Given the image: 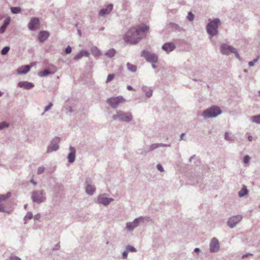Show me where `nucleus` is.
<instances>
[{
	"instance_id": "50",
	"label": "nucleus",
	"mask_w": 260,
	"mask_h": 260,
	"mask_svg": "<svg viewBox=\"0 0 260 260\" xmlns=\"http://www.w3.org/2000/svg\"><path fill=\"white\" fill-rule=\"evenodd\" d=\"M122 256H123V257L124 258H126L127 257V252L125 251L122 254Z\"/></svg>"
},
{
	"instance_id": "34",
	"label": "nucleus",
	"mask_w": 260,
	"mask_h": 260,
	"mask_svg": "<svg viewBox=\"0 0 260 260\" xmlns=\"http://www.w3.org/2000/svg\"><path fill=\"white\" fill-rule=\"evenodd\" d=\"M126 249L129 251H132V252H135L136 251V249L135 248V247L132 246H128L127 247H126Z\"/></svg>"
},
{
	"instance_id": "31",
	"label": "nucleus",
	"mask_w": 260,
	"mask_h": 260,
	"mask_svg": "<svg viewBox=\"0 0 260 260\" xmlns=\"http://www.w3.org/2000/svg\"><path fill=\"white\" fill-rule=\"evenodd\" d=\"M114 77V74H109L108 76V77H107V79L106 80V82L108 83V82H110L111 81H112Z\"/></svg>"
},
{
	"instance_id": "55",
	"label": "nucleus",
	"mask_w": 260,
	"mask_h": 260,
	"mask_svg": "<svg viewBox=\"0 0 260 260\" xmlns=\"http://www.w3.org/2000/svg\"><path fill=\"white\" fill-rule=\"evenodd\" d=\"M31 182L32 183H33L34 185H36L37 184V183L35 181H34L33 180H31Z\"/></svg>"
},
{
	"instance_id": "21",
	"label": "nucleus",
	"mask_w": 260,
	"mask_h": 260,
	"mask_svg": "<svg viewBox=\"0 0 260 260\" xmlns=\"http://www.w3.org/2000/svg\"><path fill=\"white\" fill-rule=\"evenodd\" d=\"M94 191H95L94 187L93 186H92V185H91L89 184H87L86 187V193L87 194L91 195L93 193Z\"/></svg>"
},
{
	"instance_id": "56",
	"label": "nucleus",
	"mask_w": 260,
	"mask_h": 260,
	"mask_svg": "<svg viewBox=\"0 0 260 260\" xmlns=\"http://www.w3.org/2000/svg\"><path fill=\"white\" fill-rule=\"evenodd\" d=\"M8 25V24H6L5 22H4V24H3V25H4V26L5 27H6L7 26V25Z\"/></svg>"
},
{
	"instance_id": "49",
	"label": "nucleus",
	"mask_w": 260,
	"mask_h": 260,
	"mask_svg": "<svg viewBox=\"0 0 260 260\" xmlns=\"http://www.w3.org/2000/svg\"><path fill=\"white\" fill-rule=\"evenodd\" d=\"M225 139H226L227 140H230V138H229V133L228 132L225 133Z\"/></svg>"
},
{
	"instance_id": "2",
	"label": "nucleus",
	"mask_w": 260,
	"mask_h": 260,
	"mask_svg": "<svg viewBox=\"0 0 260 260\" xmlns=\"http://www.w3.org/2000/svg\"><path fill=\"white\" fill-rule=\"evenodd\" d=\"M221 113V110L217 106H213L207 109L203 113L204 117H214Z\"/></svg>"
},
{
	"instance_id": "19",
	"label": "nucleus",
	"mask_w": 260,
	"mask_h": 260,
	"mask_svg": "<svg viewBox=\"0 0 260 260\" xmlns=\"http://www.w3.org/2000/svg\"><path fill=\"white\" fill-rule=\"evenodd\" d=\"M139 219H136L132 222H128L126 223V228L129 230H132L137 227L139 224Z\"/></svg>"
},
{
	"instance_id": "53",
	"label": "nucleus",
	"mask_w": 260,
	"mask_h": 260,
	"mask_svg": "<svg viewBox=\"0 0 260 260\" xmlns=\"http://www.w3.org/2000/svg\"><path fill=\"white\" fill-rule=\"evenodd\" d=\"M184 134H183V133H182V134L181 135L180 137H181V140H183V137H184Z\"/></svg>"
},
{
	"instance_id": "46",
	"label": "nucleus",
	"mask_w": 260,
	"mask_h": 260,
	"mask_svg": "<svg viewBox=\"0 0 260 260\" xmlns=\"http://www.w3.org/2000/svg\"><path fill=\"white\" fill-rule=\"evenodd\" d=\"M10 260H21V259L17 256H12L10 258Z\"/></svg>"
},
{
	"instance_id": "4",
	"label": "nucleus",
	"mask_w": 260,
	"mask_h": 260,
	"mask_svg": "<svg viewBox=\"0 0 260 260\" xmlns=\"http://www.w3.org/2000/svg\"><path fill=\"white\" fill-rule=\"evenodd\" d=\"M112 118L114 120L119 119L126 122L130 121L132 118L131 113L121 111L118 112L116 115L113 116Z\"/></svg>"
},
{
	"instance_id": "36",
	"label": "nucleus",
	"mask_w": 260,
	"mask_h": 260,
	"mask_svg": "<svg viewBox=\"0 0 260 260\" xmlns=\"http://www.w3.org/2000/svg\"><path fill=\"white\" fill-rule=\"evenodd\" d=\"M45 168L43 167H39L38 169V174H40L44 172Z\"/></svg>"
},
{
	"instance_id": "17",
	"label": "nucleus",
	"mask_w": 260,
	"mask_h": 260,
	"mask_svg": "<svg viewBox=\"0 0 260 260\" xmlns=\"http://www.w3.org/2000/svg\"><path fill=\"white\" fill-rule=\"evenodd\" d=\"M175 48L174 44L172 43H165L162 47V49L168 52L173 51Z\"/></svg>"
},
{
	"instance_id": "35",
	"label": "nucleus",
	"mask_w": 260,
	"mask_h": 260,
	"mask_svg": "<svg viewBox=\"0 0 260 260\" xmlns=\"http://www.w3.org/2000/svg\"><path fill=\"white\" fill-rule=\"evenodd\" d=\"M258 58V57H257L256 58L254 59L252 61L249 62V66L251 67L253 66L254 64V63L257 61Z\"/></svg>"
},
{
	"instance_id": "13",
	"label": "nucleus",
	"mask_w": 260,
	"mask_h": 260,
	"mask_svg": "<svg viewBox=\"0 0 260 260\" xmlns=\"http://www.w3.org/2000/svg\"><path fill=\"white\" fill-rule=\"evenodd\" d=\"M219 243L216 238H213L210 245V249L212 252L217 251L219 249Z\"/></svg>"
},
{
	"instance_id": "5",
	"label": "nucleus",
	"mask_w": 260,
	"mask_h": 260,
	"mask_svg": "<svg viewBox=\"0 0 260 260\" xmlns=\"http://www.w3.org/2000/svg\"><path fill=\"white\" fill-rule=\"evenodd\" d=\"M125 102V100L121 96L112 97L108 99L107 102L112 107L115 108L120 104L123 103Z\"/></svg>"
},
{
	"instance_id": "16",
	"label": "nucleus",
	"mask_w": 260,
	"mask_h": 260,
	"mask_svg": "<svg viewBox=\"0 0 260 260\" xmlns=\"http://www.w3.org/2000/svg\"><path fill=\"white\" fill-rule=\"evenodd\" d=\"M49 34L47 31H41L38 35V39L40 42H43L47 39Z\"/></svg>"
},
{
	"instance_id": "58",
	"label": "nucleus",
	"mask_w": 260,
	"mask_h": 260,
	"mask_svg": "<svg viewBox=\"0 0 260 260\" xmlns=\"http://www.w3.org/2000/svg\"><path fill=\"white\" fill-rule=\"evenodd\" d=\"M2 95V93L0 92V96H1Z\"/></svg>"
},
{
	"instance_id": "40",
	"label": "nucleus",
	"mask_w": 260,
	"mask_h": 260,
	"mask_svg": "<svg viewBox=\"0 0 260 260\" xmlns=\"http://www.w3.org/2000/svg\"><path fill=\"white\" fill-rule=\"evenodd\" d=\"M82 57V55L81 53V52H80L78 54H77V55H76L74 57V59L77 60V59H78L79 58H81Z\"/></svg>"
},
{
	"instance_id": "9",
	"label": "nucleus",
	"mask_w": 260,
	"mask_h": 260,
	"mask_svg": "<svg viewBox=\"0 0 260 260\" xmlns=\"http://www.w3.org/2000/svg\"><path fill=\"white\" fill-rule=\"evenodd\" d=\"M36 64L35 62H32L30 66L26 65L19 67L17 70V72L18 74H24L27 73L31 67Z\"/></svg>"
},
{
	"instance_id": "38",
	"label": "nucleus",
	"mask_w": 260,
	"mask_h": 260,
	"mask_svg": "<svg viewBox=\"0 0 260 260\" xmlns=\"http://www.w3.org/2000/svg\"><path fill=\"white\" fill-rule=\"evenodd\" d=\"M80 52L82 54V56H85L87 57L89 56V53L86 51H82Z\"/></svg>"
},
{
	"instance_id": "12",
	"label": "nucleus",
	"mask_w": 260,
	"mask_h": 260,
	"mask_svg": "<svg viewBox=\"0 0 260 260\" xmlns=\"http://www.w3.org/2000/svg\"><path fill=\"white\" fill-rule=\"evenodd\" d=\"M32 199L34 202H36L37 203H41L43 202V197L42 192L39 191L34 192L32 196Z\"/></svg>"
},
{
	"instance_id": "43",
	"label": "nucleus",
	"mask_w": 260,
	"mask_h": 260,
	"mask_svg": "<svg viewBox=\"0 0 260 260\" xmlns=\"http://www.w3.org/2000/svg\"><path fill=\"white\" fill-rule=\"evenodd\" d=\"M152 91L151 89H149L148 91L146 92V94L147 96L150 97L152 95Z\"/></svg>"
},
{
	"instance_id": "22",
	"label": "nucleus",
	"mask_w": 260,
	"mask_h": 260,
	"mask_svg": "<svg viewBox=\"0 0 260 260\" xmlns=\"http://www.w3.org/2000/svg\"><path fill=\"white\" fill-rule=\"evenodd\" d=\"M248 192V190L246 188V187L244 186L241 190L239 192V196L240 197H243L246 195Z\"/></svg>"
},
{
	"instance_id": "7",
	"label": "nucleus",
	"mask_w": 260,
	"mask_h": 260,
	"mask_svg": "<svg viewBox=\"0 0 260 260\" xmlns=\"http://www.w3.org/2000/svg\"><path fill=\"white\" fill-rule=\"evenodd\" d=\"M141 55L144 56L147 61L151 62H156L158 59L157 56L155 54H152L145 50L142 52Z\"/></svg>"
},
{
	"instance_id": "39",
	"label": "nucleus",
	"mask_w": 260,
	"mask_h": 260,
	"mask_svg": "<svg viewBox=\"0 0 260 260\" xmlns=\"http://www.w3.org/2000/svg\"><path fill=\"white\" fill-rule=\"evenodd\" d=\"M53 106L52 104L50 103L46 108L45 109V112L48 111Z\"/></svg>"
},
{
	"instance_id": "30",
	"label": "nucleus",
	"mask_w": 260,
	"mask_h": 260,
	"mask_svg": "<svg viewBox=\"0 0 260 260\" xmlns=\"http://www.w3.org/2000/svg\"><path fill=\"white\" fill-rule=\"evenodd\" d=\"M10 48L9 47H5L2 49L1 53L3 55H6L7 54Z\"/></svg>"
},
{
	"instance_id": "11",
	"label": "nucleus",
	"mask_w": 260,
	"mask_h": 260,
	"mask_svg": "<svg viewBox=\"0 0 260 260\" xmlns=\"http://www.w3.org/2000/svg\"><path fill=\"white\" fill-rule=\"evenodd\" d=\"M56 71V69L55 67L52 66L50 69H46L43 71H40L38 73V75L40 77H44L45 76H47L49 74H52L55 73Z\"/></svg>"
},
{
	"instance_id": "24",
	"label": "nucleus",
	"mask_w": 260,
	"mask_h": 260,
	"mask_svg": "<svg viewBox=\"0 0 260 260\" xmlns=\"http://www.w3.org/2000/svg\"><path fill=\"white\" fill-rule=\"evenodd\" d=\"M127 67L128 69L131 72H135L137 70V67L133 64L129 63V62H128L127 63Z\"/></svg>"
},
{
	"instance_id": "33",
	"label": "nucleus",
	"mask_w": 260,
	"mask_h": 260,
	"mask_svg": "<svg viewBox=\"0 0 260 260\" xmlns=\"http://www.w3.org/2000/svg\"><path fill=\"white\" fill-rule=\"evenodd\" d=\"M193 18H194V15H193V14L191 12H189V13H188V16H187V18H188V19L189 21H192V20H193Z\"/></svg>"
},
{
	"instance_id": "20",
	"label": "nucleus",
	"mask_w": 260,
	"mask_h": 260,
	"mask_svg": "<svg viewBox=\"0 0 260 260\" xmlns=\"http://www.w3.org/2000/svg\"><path fill=\"white\" fill-rule=\"evenodd\" d=\"M70 153L69 154L68 158L70 162H73L75 158V150L74 148L70 147Z\"/></svg>"
},
{
	"instance_id": "32",
	"label": "nucleus",
	"mask_w": 260,
	"mask_h": 260,
	"mask_svg": "<svg viewBox=\"0 0 260 260\" xmlns=\"http://www.w3.org/2000/svg\"><path fill=\"white\" fill-rule=\"evenodd\" d=\"M9 126V124L6 122H3L0 123V129H3L5 127H7Z\"/></svg>"
},
{
	"instance_id": "10",
	"label": "nucleus",
	"mask_w": 260,
	"mask_h": 260,
	"mask_svg": "<svg viewBox=\"0 0 260 260\" xmlns=\"http://www.w3.org/2000/svg\"><path fill=\"white\" fill-rule=\"evenodd\" d=\"M39 26V20L37 18H32L30 20V22L28 24V28L30 30H31L38 29Z\"/></svg>"
},
{
	"instance_id": "8",
	"label": "nucleus",
	"mask_w": 260,
	"mask_h": 260,
	"mask_svg": "<svg viewBox=\"0 0 260 260\" xmlns=\"http://www.w3.org/2000/svg\"><path fill=\"white\" fill-rule=\"evenodd\" d=\"M241 219H242V216L240 215H237V216H233L229 219V220L228 222V225L230 228H232L234 227L235 226H236V225L238 222H239Z\"/></svg>"
},
{
	"instance_id": "27",
	"label": "nucleus",
	"mask_w": 260,
	"mask_h": 260,
	"mask_svg": "<svg viewBox=\"0 0 260 260\" xmlns=\"http://www.w3.org/2000/svg\"><path fill=\"white\" fill-rule=\"evenodd\" d=\"M11 11L13 14H17L20 12L21 8L19 7H11Z\"/></svg>"
},
{
	"instance_id": "1",
	"label": "nucleus",
	"mask_w": 260,
	"mask_h": 260,
	"mask_svg": "<svg viewBox=\"0 0 260 260\" xmlns=\"http://www.w3.org/2000/svg\"><path fill=\"white\" fill-rule=\"evenodd\" d=\"M149 27L142 24L131 28L125 34L124 40L125 42L132 44H136L141 39L145 38Z\"/></svg>"
},
{
	"instance_id": "15",
	"label": "nucleus",
	"mask_w": 260,
	"mask_h": 260,
	"mask_svg": "<svg viewBox=\"0 0 260 260\" xmlns=\"http://www.w3.org/2000/svg\"><path fill=\"white\" fill-rule=\"evenodd\" d=\"M18 86L21 88H23L25 89H29L32 88L34 85L30 82L27 81H21L19 82Z\"/></svg>"
},
{
	"instance_id": "14",
	"label": "nucleus",
	"mask_w": 260,
	"mask_h": 260,
	"mask_svg": "<svg viewBox=\"0 0 260 260\" xmlns=\"http://www.w3.org/2000/svg\"><path fill=\"white\" fill-rule=\"evenodd\" d=\"M98 201L99 203L104 205H107L112 202L113 199L112 198H108L105 197V194H103L99 197Z\"/></svg>"
},
{
	"instance_id": "28",
	"label": "nucleus",
	"mask_w": 260,
	"mask_h": 260,
	"mask_svg": "<svg viewBox=\"0 0 260 260\" xmlns=\"http://www.w3.org/2000/svg\"><path fill=\"white\" fill-rule=\"evenodd\" d=\"M115 54V51L114 49H112L108 50V51L106 53V55L112 57H113Z\"/></svg>"
},
{
	"instance_id": "29",
	"label": "nucleus",
	"mask_w": 260,
	"mask_h": 260,
	"mask_svg": "<svg viewBox=\"0 0 260 260\" xmlns=\"http://www.w3.org/2000/svg\"><path fill=\"white\" fill-rule=\"evenodd\" d=\"M252 121L254 122L260 123V115L253 116L252 117Z\"/></svg>"
},
{
	"instance_id": "52",
	"label": "nucleus",
	"mask_w": 260,
	"mask_h": 260,
	"mask_svg": "<svg viewBox=\"0 0 260 260\" xmlns=\"http://www.w3.org/2000/svg\"><path fill=\"white\" fill-rule=\"evenodd\" d=\"M248 140H249V141H252V137L251 136H249V137H248Z\"/></svg>"
},
{
	"instance_id": "54",
	"label": "nucleus",
	"mask_w": 260,
	"mask_h": 260,
	"mask_svg": "<svg viewBox=\"0 0 260 260\" xmlns=\"http://www.w3.org/2000/svg\"><path fill=\"white\" fill-rule=\"evenodd\" d=\"M194 251H196V252H199V251H200V249H199V248H195V249H194Z\"/></svg>"
},
{
	"instance_id": "25",
	"label": "nucleus",
	"mask_w": 260,
	"mask_h": 260,
	"mask_svg": "<svg viewBox=\"0 0 260 260\" xmlns=\"http://www.w3.org/2000/svg\"><path fill=\"white\" fill-rule=\"evenodd\" d=\"M58 148V145L57 144L51 145L48 149V151L50 152L52 151H55Z\"/></svg>"
},
{
	"instance_id": "48",
	"label": "nucleus",
	"mask_w": 260,
	"mask_h": 260,
	"mask_svg": "<svg viewBox=\"0 0 260 260\" xmlns=\"http://www.w3.org/2000/svg\"><path fill=\"white\" fill-rule=\"evenodd\" d=\"M0 211L1 212H5V207L2 205H0Z\"/></svg>"
},
{
	"instance_id": "42",
	"label": "nucleus",
	"mask_w": 260,
	"mask_h": 260,
	"mask_svg": "<svg viewBox=\"0 0 260 260\" xmlns=\"http://www.w3.org/2000/svg\"><path fill=\"white\" fill-rule=\"evenodd\" d=\"M157 168L160 172L164 171V169H163L162 167L159 164L157 165Z\"/></svg>"
},
{
	"instance_id": "18",
	"label": "nucleus",
	"mask_w": 260,
	"mask_h": 260,
	"mask_svg": "<svg viewBox=\"0 0 260 260\" xmlns=\"http://www.w3.org/2000/svg\"><path fill=\"white\" fill-rule=\"evenodd\" d=\"M113 8V6L112 5H108L106 8L102 9L100 11L99 14L101 16H105L106 14H108L112 11Z\"/></svg>"
},
{
	"instance_id": "45",
	"label": "nucleus",
	"mask_w": 260,
	"mask_h": 260,
	"mask_svg": "<svg viewBox=\"0 0 260 260\" xmlns=\"http://www.w3.org/2000/svg\"><path fill=\"white\" fill-rule=\"evenodd\" d=\"M6 29V27H5L4 25H2L0 28V32L3 33L5 31Z\"/></svg>"
},
{
	"instance_id": "23",
	"label": "nucleus",
	"mask_w": 260,
	"mask_h": 260,
	"mask_svg": "<svg viewBox=\"0 0 260 260\" xmlns=\"http://www.w3.org/2000/svg\"><path fill=\"white\" fill-rule=\"evenodd\" d=\"M91 51L92 54L95 56H98L101 54L100 50L95 47H92L91 49Z\"/></svg>"
},
{
	"instance_id": "57",
	"label": "nucleus",
	"mask_w": 260,
	"mask_h": 260,
	"mask_svg": "<svg viewBox=\"0 0 260 260\" xmlns=\"http://www.w3.org/2000/svg\"><path fill=\"white\" fill-rule=\"evenodd\" d=\"M247 256V255H243V258L245 257V256Z\"/></svg>"
},
{
	"instance_id": "47",
	"label": "nucleus",
	"mask_w": 260,
	"mask_h": 260,
	"mask_svg": "<svg viewBox=\"0 0 260 260\" xmlns=\"http://www.w3.org/2000/svg\"><path fill=\"white\" fill-rule=\"evenodd\" d=\"M10 18L9 17V18H6V19L5 20L4 22H5L6 24H9V23H10Z\"/></svg>"
},
{
	"instance_id": "51",
	"label": "nucleus",
	"mask_w": 260,
	"mask_h": 260,
	"mask_svg": "<svg viewBox=\"0 0 260 260\" xmlns=\"http://www.w3.org/2000/svg\"><path fill=\"white\" fill-rule=\"evenodd\" d=\"M127 89L128 90H134L133 88L131 86H129V85L127 86Z\"/></svg>"
},
{
	"instance_id": "3",
	"label": "nucleus",
	"mask_w": 260,
	"mask_h": 260,
	"mask_svg": "<svg viewBox=\"0 0 260 260\" xmlns=\"http://www.w3.org/2000/svg\"><path fill=\"white\" fill-rule=\"evenodd\" d=\"M220 21L218 19H216L211 21L207 26V30L208 33L211 36L216 35L217 33V28Z\"/></svg>"
},
{
	"instance_id": "26",
	"label": "nucleus",
	"mask_w": 260,
	"mask_h": 260,
	"mask_svg": "<svg viewBox=\"0 0 260 260\" xmlns=\"http://www.w3.org/2000/svg\"><path fill=\"white\" fill-rule=\"evenodd\" d=\"M11 196V193L8 192L6 194H0V201H4Z\"/></svg>"
},
{
	"instance_id": "6",
	"label": "nucleus",
	"mask_w": 260,
	"mask_h": 260,
	"mask_svg": "<svg viewBox=\"0 0 260 260\" xmlns=\"http://www.w3.org/2000/svg\"><path fill=\"white\" fill-rule=\"evenodd\" d=\"M220 51L222 54L226 55L230 54L232 53H234L236 54V57L239 58V55L237 52H236V49L226 44H223L221 46Z\"/></svg>"
},
{
	"instance_id": "44",
	"label": "nucleus",
	"mask_w": 260,
	"mask_h": 260,
	"mask_svg": "<svg viewBox=\"0 0 260 260\" xmlns=\"http://www.w3.org/2000/svg\"><path fill=\"white\" fill-rule=\"evenodd\" d=\"M32 217V215L31 213H28L25 216V218L27 219H31Z\"/></svg>"
},
{
	"instance_id": "37",
	"label": "nucleus",
	"mask_w": 260,
	"mask_h": 260,
	"mask_svg": "<svg viewBox=\"0 0 260 260\" xmlns=\"http://www.w3.org/2000/svg\"><path fill=\"white\" fill-rule=\"evenodd\" d=\"M250 159V157L248 155H246L244 158V162L245 164H247Z\"/></svg>"
},
{
	"instance_id": "41",
	"label": "nucleus",
	"mask_w": 260,
	"mask_h": 260,
	"mask_svg": "<svg viewBox=\"0 0 260 260\" xmlns=\"http://www.w3.org/2000/svg\"><path fill=\"white\" fill-rule=\"evenodd\" d=\"M72 51V48L70 46H68L66 49V52L67 54H69Z\"/></svg>"
}]
</instances>
